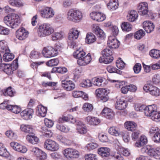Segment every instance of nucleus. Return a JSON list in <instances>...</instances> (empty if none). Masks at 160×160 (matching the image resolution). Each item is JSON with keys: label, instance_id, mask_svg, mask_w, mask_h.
Instances as JSON below:
<instances>
[{"label": "nucleus", "instance_id": "1", "mask_svg": "<svg viewBox=\"0 0 160 160\" xmlns=\"http://www.w3.org/2000/svg\"><path fill=\"white\" fill-rule=\"evenodd\" d=\"M135 109L137 111H144L145 115L152 120L156 122H160V112L157 111L156 105L153 104L146 106L145 105H141L136 104L135 105Z\"/></svg>", "mask_w": 160, "mask_h": 160}, {"label": "nucleus", "instance_id": "2", "mask_svg": "<svg viewBox=\"0 0 160 160\" xmlns=\"http://www.w3.org/2000/svg\"><path fill=\"white\" fill-rule=\"evenodd\" d=\"M86 53L82 50H77L73 53L74 57L78 59L77 62L81 66H85L88 64L92 60L91 54L88 53L86 56Z\"/></svg>", "mask_w": 160, "mask_h": 160}, {"label": "nucleus", "instance_id": "3", "mask_svg": "<svg viewBox=\"0 0 160 160\" xmlns=\"http://www.w3.org/2000/svg\"><path fill=\"white\" fill-rule=\"evenodd\" d=\"M4 22L6 25L12 28H17L20 23L18 15L15 13H12L4 17Z\"/></svg>", "mask_w": 160, "mask_h": 160}, {"label": "nucleus", "instance_id": "4", "mask_svg": "<svg viewBox=\"0 0 160 160\" xmlns=\"http://www.w3.org/2000/svg\"><path fill=\"white\" fill-rule=\"evenodd\" d=\"M53 32L54 29L49 24L43 23L39 26L38 33L39 37H43L50 35Z\"/></svg>", "mask_w": 160, "mask_h": 160}, {"label": "nucleus", "instance_id": "5", "mask_svg": "<svg viewBox=\"0 0 160 160\" xmlns=\"http://www.w3.org/2000/svg\"><path fill=\"white\" fill-rule=\"evenodd\" d=\"M102 56L99 59L100 62L107 64L111 62L113 60L112 56L113 53L112 49L109 47L102 50Z\"/></svg>", "mask_w": 160, "mask_h": 160}, {"label": "nucleus", "instance_id": "6", "mask_svg": "<svg viewBox=\"0 0 160 160\" xmlns=\"http://www.w3.org/2000/svg\"><path fill=\"white\" fill-rule=\"evenodd\" d=\"M18 58L14 60L11 65L2 63L0 66V71H4L8 74H12L18 67Z\"/></svg>", "mask_w": 160, "mask_h": 160}, {"label": "nucleus", "instance_id": "7", "mask_svg": "<svg viewBox=\"0 0 160 160\" xmlns=\"http://www.w3.org/2000/svg\"><path fill=\"white\" fill-rule=\"evenodd\" d=\"M143 89L146 92H148L153 96L156 97L160 95V89L153 86L151 82H148L144 85Z\"/></svg>", "mask_w": 160, "mask_h": 160}, {"label": "nucleus", "instance_id": "8", "mask_svg": "<svg viewBox=\"0 0 160 160\" xmlns=\"http://www.w3.org/2000/svg\"><path fill=\"white\" fill-rule=\"evenodd\" d=\"M82 18L81 12L76 10L70 9L67 13L68 19L74 22H78Z\"/></svg>", "mask_w": 160, "mask_h": 160}, {"label": "nucleus", "instance_id": "9", "mask_svg": "<svg viewBox=\"0 0 160 160\" xmlns=\"http://www.w3.org/2000/svg\"><path fill=\"white\" fill-rule=\"evenodd\" d=\"M97 97L99 101L104 102L108 101L109 97L105 89L99 88L97 89L95 92Z\"/></svg>", "mask_w": 160, "mask_h": 160}, {"label": "nucleus", "instance_id": "10", "mask_svg": "<svg viewBox=\"0 0 160 160\" xmlns=\"http://www.w3.org/2000/svg\"><path fill=\"white\" fill-rule=\"evenodd\" d=\"M64 155L67 158H78L80 153L77 150L71 148H67L63 152Z\"/></svg>", "mask_w": 160, "mask_h": 160}, {"label": "nucleus", "instance_id": "11", "mask_svg": "<svg viewBox=\"0 0 160 160\" xmlns=\"http://www.w3.org/2000/svg\"><path fill=\"white\" fill-rule=\"evenodd\" d=\"M44 147L47 149L51 151H56L59 149L58 145L55 141L50 139L45 141Z\"/></svg>", "mask_w": 160, "mask_h": 160}, {"label": "nucleus", "instance_id": "12", "mask_svg": "<svg viewBox=\"0 0 160 160\" xmlns=\"http://www.w3.org/2000/svg\"><path fill=\"white\" fill-rule=\"evenodd\" d=\"M32 148V150H31V152L38 159L42 160L46 158V154L42 150L36 147Z\"/></svg>", "mask_w": 160, "mask_h": 160}, {"label": "nucleus", "instance_id": "13", "mask_svg": "<svg viewBox=\"0 0 160 160\" xmlns=\"http://www.w3.org/2000/svg\"><path fill=\"white\" fill-rule=\"evenodd\" d=\"M29 32L24 28H22L18 29L16 32V38L20 40H23L28 36Z\"/></svg>", "mask_w": 160, "mask_h": 160}, {"label": "nucleus", "instance_id": "14", "mask_svg": "<svg viewBox=\"0 0 160 160\" xmlns=\"http://www.w3.org/2000/svg\"><path fill=\"white\" fill-rule=\"evenodd\" d=\"M10 146L14 150L22 153H25L27 151L26 147L16 142H12Z\"/></svg>", "mask_w": 160, "mask_h": 160}, {"label": "nucleus", "instance_id": "15", "mask_svg": "<svg viewBox=\"0 0 160 160\" xmlns=\"http://www.w3.org/2000/svg\"><path fill=\"white\" fill-rule=\"evenodd\" d=\"M42 17L43 18H48L52 17L54 15V12L51 7H46L40 11Z\"/></svg>", "mask_w": 160, "mask_h": 160}, {"label": "nucleus", "instance_id": "16", "mask_svg": "<svg viewBox=\"0 0 160 160\" xmlns=\"http://www.w3.org/2000/svg\"><path fill=\"white\" fill-rule=\"evenodd\" d=\"M139 14L141 15H146L148 12V3L145 2H141L137 7Z\"/></svg>", "mask_w": 160, "mask_h": 160}, {"label": "nucleus", "instance_id": "17", "mask_svg": "<svg viewBox=\"0 0 160 160\" xmlns=\"http://www.w3.org/2000/svg\"><path fill=\"white\" fill-rule=\"evenodd\" d=\"M62 85L67 91H71L75 87V84L72 81L67 79L62 81Z\"/></svg>", "mask_w": 160, "mask_h": 160}, {"label": "nucleus", "instance_id": "18", "mask_svg": "<svg viewBox=\"0 0 160 160\" xmlns=\"http://www.w3.org/2000/svg\"><path fill=\"white\" fill-rule=\"evenodd\" d=\"M90 16L92 19L98 22L102 21L106 18L105 15L99 12H92L90 14Z\"/></svg>", "mask_w": 160, "mask_h": 160}, {"label": "nucleus", "instance_id": "19", "mask_svg": "<svg viewBox=\"0 0 160 160\" xmlns=\"http://www.w3.org/2000/svg\"><path fill=\"white\" fill-rule=\"evenodd\" d=\"M107 44L108 47L112 49L118 48L120 45V42L115 38L109 37Z\"/></svg>", "mask_w": 160, "mask_h": 160}, {"label": "nucleus", "instance_id": "20", "mask_svg": "<svg viewBox=\"0 0 160 160\" xmlns=\"http://www.w3.org/2000/svg\"><path fill=\"white\" fill-rule=\"evenodd\" d=\"M80 32L76 28L70 29L68 34V38L70 41H74L77 39L79 36Z\"/></svg>", "mask_w": 160, "mask_h": 160}, {"label": "nucleus", "instance_id": "21", "mask_svg": "<svg viewBox=\"0 0 160 160\" xmlns=\"http://www.w3.org/2000/svg\"><path fill=\"white\" fill-rule=\"evenodd\" d=\"M128 105L127 102L124 100H118L115 104V108L118 110H122L126 108Z\"/></svg>", "mask_w": 160, "mask_h": 160}, {"label": "nucleus", "instance_id": "22", "mask_svg": "<svg viewBox=\"0 0 160 160\" xmlns=\"http://www.w3.org/2000/svg\"><path fill=\"white\" fill-rule=\"evenodd\" d=\"M143 27L147 33H149L153 30L155 26L151 22L146 21L143 23Z\"/></svg>", "mask_w": 160, "mask_h": 160}, {"label": "nucleus", "instance_id": "23", "mask_svg": "<svg viewBox=\"0 0 160 160\" xmlns=\"http://www.w3.org/2000/svg\"><path fill=\"white\" fill-rule=\"evenodd\" d=\"M36 113L38 116L44 117L47 114V108L42 105H39L37 107Z\"/></svg>", "mask_w": 160, "mask_h": 160}, {"label": "nucleus", "instance_id": "24", "mask_svg": "<svg viewBox=\"0 0 160 160\" xmlns=\"http://www.w3.org/2000/svg\"><path fill=\"white\" fill-rule=\"evenodd\" d=\"M101 113L107 118L109 119H112L114 116V113L112 111L107 108H104L103 109Z\"/></svg>", "mask_w": 160, "mask_h": 160}, {"label": "nucleus", "instance_id": "25", "mask_svg": "<svg viewBox=\"0 0 160 160\" xmlns=\"http://www.w3.org/2000/svg\"><path fill=\"white\" fill-rule=\"evenodd\" d=\"M1 92L4 96H9L10 97L14 96L16 93L15 92L11 87L2 89Z\"/></svg>", "mask_w": 160, "mask_h": 160}, {"label": "nucleus", "instance_id": "26", "mask_svg": "<svg viewBox=\"0 0 160 160\" xmlns=\"http://www.w3.org/2000/svg\"><path fill=\"white\" fill-rule=\"evenodd\" d=\"M4 107L8 110L15 113H18L21 111V108L16 105H6Z\"/></svg>", "mask_w": 160, "mask_h": 160}, {"label": "nucleus", "instance_id": "27", "mask_svg": "<svg viewBox=\"0 0 160 160\" xmlns=\"http://www.w3.org/2000/svg\"><path fill=\"white\" fill-rule=\"evenodd\" d=\"M98 153L102 157H107L110 154V149L107 148L102 147L98 149Z\"/></svg>", "mask_w": 160, "mask_h": 160}, {"label": "nucleus", "instance_id": "28", "mask_svg": "<svg viewBox=\"0 0 160 160\" xmlns=\"http://www.w3.org/2000/svg\"><path fill=\"white\" fill-rule=\"evenodd\" d=\"M6 51H5V53L3 55V60L5 62L10 61L13 59L14 56L13 54L9 53L10 50L8 47Z\"/></svg>", "mask_w": 160, "mask_h": 160}, {"label": "nucleus", "instance_id": "29", "mask_svg": "<svg viewBox=\"0 0 160 160\" xmlns=\"http://www.w3.org/2000/svg\"><path fill=\"white\" fill-rule=\"evenodd\" d=\"M124 125L126 129L131 131L135 130L137 127L136 124L132 121H127L125 123Z\"/></svg>", "mask_w": 160, "mask_h": 160}, {"label": "nucleus", "instance_id": "30", "mask_svg": "<svg viewBox=\"0 0 160 160\" xmlns=\"http://www.w3.org/2000/svg\"><path fill=\"white\" fill-rule=\"evenodd\" d=\"M30 103V101L28 102V108L23 110L21 113V117L24 120H28L29 119L30 117V113L29 112V104Z\"/></svg>", "mask_w": 160, "mask_h": 160}, {"label": "nucleus", "instance_id": "31", "mask_svg": "<svg viewBox=\"0 0 160 160\" xmlns=\"http://www.w3.org/2000/svg\"><path fill=\"white\" fill-rule=\"evenodd\" d=\"M93 30L98 37L103 38H104L105 33L99 26L97 25L95 26L93 28Z\"/></svg>", "mask_w": 160, "mask_h": 160}, {"label": "nucleus", "instance_id": "32", "mask_svg": "<svg viewBox=\"0 0 160 160\" xmlns=\"http://www.w3.org/2000/svg\"><path fill=\"white\" fill-rule=\"evenodd\" d=\"M118 0H110L107 4V7L110 10H114L118 7Z\"/></svg>", "mask_w": 160, "mask_h": 160}, {"label": "nucleus", "instance_id": "33", "mask_svg": "<svg viewBox=\"0 0 160 160\" xmlns=\"http://www.w3.org/2000/svg\"><path fill=\"white\" fill-rule=\"evenodd\" d=\"M148 142L147 139L145 136H141L139 140L135 143V146L138 147H140L146 144Z\"/></svg>", "mask_w": 160, "mask_h": 160}, {"label": "nucleus", "instance_id": "34", "mask_svg": "<svg viewBox=\"0 0 160 160\" xmlns=\"http://www.w3.org/2000/svg\"><path fill=\"white\" fill-rule=\"evenodd\" d=\"M138 16L137 12L134 10H132L129 15L127 16V19L130 22H133L136 20Z\"/></svg>", "mask_w": 160, "mask_h": 160}, {"label": "nucleus", "instance_id": "35", "mask_svg": "<svg viewBox=\"0 0 160 160\" xmlns=\"http://www.w3.org/2000/svg\"><path fill=\"white\" fill-rule=\"evenodd\" d=\"M96 38L95 36L92 33L87 34L86 38V42L88 44L92 43L96 41Z\"/></svg>", "mask_w": 160, "mask_h": 160}, {"label": "nucleus", "instance_id": "36", "mask_svg": "<svg viewBox=\"0 0 160 160\" xmlns=\"http://www.w3.org/2000/svg\"><path fill=\"white\" fill-rule=\"evenodd\" d=\"M9 153L8 152L3 144L0 143V156L7 158L9 157Z\"/></svg>", "mask_w": 160, "mask_h": 160}, {"label": "nucleus", "instance_id": "37", "mask_svg": "<svg viewBox=\"0 0 160 160\" xmlns=\"http://www.w3.org/2000/svg\"><path fill=\"white\" fill-rule=\"evenodd\" d=\"M121 27L123 31L128 32L131 30L132 26L129 22H124L121 25Z\"/></svg>", "mask_w": 160, "mask_h": 160}, {"label": "nucleus", "instance_id": "38", "mask_svg": "<svg viewBox=\"0 0 160 160\" xmlns=\"http://www.w3.org/2000/svg\"><path fill=\"white\" fill-rule=\"evenodd\" d=\"M50 47H44L42 51V53L43 56L46 58L52 57Z\"/></svg>", "mask_w": 160, "mask_h": 160}, {"label": "nucleus", "instance_id": "39", "mask_svg": "<svg viewBox=\"0 0 160 160\" xmlns=\"http://www.w3.org/2000/svg\"><path fill=\"white\" fill-rule=\"evenodd\" d=\"M74 119L72 116L68 115L67 116H62V117L58 119V122L59 123H63L65 122L69 121L71 122Z\"/></svg>", "mask_w": 160, "mask_h": 160}, {"label": "nucleus", "instance_id": "40", "mask_svg": "<svg viewBox=\"0 0 160 160\" xmlns=\"http://www.w3.org/2000/svg\"><path fill=\"white\" fill-rule=\"evenodd\" d=\"M35 130H31V143L35 144L39 141V139L35 135Z\"/></svg>", "mask_w": 160, "mask_h": 160}, {"label": "nucleus", "instance_id": "41", "mask_svg": "<svg viewBox=\"0 0 160 160\" xmlns=\"http://www.w3.org/2000/svg\"><path fill=\"white\" fill-rule=\"evenodd\" d=\"M108 132L111 134L116 136H118L120 135L118 128L116 127L110 128L108 130Z\"/></svg>", "mask_w": 160, "mask_h": 160}, {"label": "nucleus", "instance_id": "42", "mask_svg": "<svg viewBox=\"0 0 160 160\" xmlns=\"http://www.w3.org/2000/svg\"><path fill=\"white\" fill-rule=\"evenodd\" d=\"M103 79L101 78L95 77L92 79V82L94 85L98 87L101 86Z\"/></svg>", "mask_w": 160, "mask_h": 160}, {"label": "nucleus", "instance_id": "43", "mask_svg": "<svg viewBox=\"0 0 160 160\" xmlns=\"http://www.w3.org/2000/svg\"><path fill=\"white\" fill-rule=\"evenodd\" d=\"M57 139L62 142H64L66 145H70L72 144V141L69 140H65V138L61 135H58L57 137Z\"/></svg>", "mask_w": 160, "mask_h": 160}, {"label": "nucleus", "instance_id": "44", "mask_svg": "<svg viewBox=\"0 0 160 160\" xmlns=\"http://www.w3.org/2000/svg\"><path fill=\"white\" fill-rule=\"evenodd\" d=\"M145 34V32L142 29H140L137 31L135 33L134 35V38L138 40H139Z\"/></svg>", "mask_w": 160, "mask_h": 160}, {"label": "nucleus", "instance_id": "45", "mask_svg": "<svg viewBox=\"0 0 160 160\" xmlns=\"http://www.w3.org/2000/svg\"><path fill=\"white\" fill-rule=\"evenodd\" d=\"M9 3L11 5L18 7L23 6L22 2L20 0H9Z\"/></svg>", "mask_w": 160, "mask_h": 160}, {"label": "nucleus", "instance_id": "46", "mask_svg": "<svg viewBox=\"0 0 160 160\" xmlns=\"http://www.w3.org/2000/svg\"><path fill=\"white\" fill-rule=\"evenodd\" d=\"M71 122L72 123L76 122V125L77 126L76 130H78V131L80 132V128L82 127H84L85 126V124L82 121L79 120H77L75 118H74L72 121H71Z\"/></svg>", "mask_w": 160, "mask_h": 160}, {"label": "nucleus", "instance_id": "47", "mask_svg": "<svg viewBox=\"0 0 160 160\" xmlns=\"http://www.w3.org/2000/svg\"><path fill=\"white\" fill-rule=\"evenodd\" d=\"M159 50L153 49L149 52V55L152 57L155 58L160 57Z\"/></svg>", "mask_w": 160, "mask_h": 160}, {"label": "nucleus", "instance_id": "48", "mask_svg": "<svg viewBox=\"0 0 160 160\" xmlns=\"http://www.w3.org/2000/svg\"><path fill=\"white\" fill-rule=\"evenodd\" d=\"M82 108L85 111L89 112L93 110V107L92 104L88 103H86L83 105Z\"/></svg>", "mask_w": 160, "mask_h": 160}, {"label": "nucleus", "instance_id": "49", "mask_svg": "<svg viewBox=\"0 0 160 160\" xmlns=\"http://www.w3.org/2000/svg\"><path fill=\"white\" fill-rule=\"evenodd\" d=\"M63 36V32H54L52 35V40L55 41L61 39Z\"/></svg>", "mask_w": 160, "mask_h": 160}, {"label": "nucleus", "instance_id": "50", "mask_svg": "<svg viewBox=\"0 0 160 160\" xmlns=\"http://www.w3.org/2000/svg\"><path fill=\"white\" fill-rule=\"evenodd\" d=\"M59 63L58 59L55 58L52 59L47 62V65L49 66L52 67L57 65Z\"/></svg>", "mask_w": 160, "mask_h": 160}, {"label": "nucleus", "instance_id": "51", "mask_svg": "<svg viewBox=\"0 0 160 160\" xmlns=\"http://www.w3.org/2000/svg\"><path fill=\"white\" fill-rule=\"evenodd\" d=\"M92 83L90 80L87 79L83 80L81 83L80 86L82 87H90L92 86Z\"/></svg>", "mask_w": 160, "mask_h": 160}, {"label": "nucleus", "instance_id": "52", "mask_svg": "<svg viewBox=\"0 0 160 160\" xmlns=\"http://www.w3.org/2000/svg\"><path fill=\"white\" fill-rule=\"evenodd\" d=\"M8 48L6 42L4 43V42L0 41V52L3 53L5 51H6L7 48Z\"/></svg>", "mask_w": 160, "mask_h": 160}, {"label": "nucleus", "instance_id": "53", "mask_svg": "<svg viewBox=\"0 0 160 160\" xmlns=\"http://www.w3.org/2000/svg\"><path fill=\"white\" fill-rule=\"evenodd\" d=\"M84 92L80 91H75L72 92V96L75 98H78L83 97Z\"/></svg>", "mask_w": 160, "mask_h": 160}, {"label": "nucleus", "instance_id": "54", "mask_svg": "<svg viewBox=\"0 0 160 160\" xmlns=\"http://www.w3.org/2000/svg\"><path fill=\"white\" fill-rule=\"evenodd\" d=\"M21 131L26 133H29L30 131V125H22L20 126Z\"/></svg>", "mask_w": 160, "mask_h": 160}, {"label": "nucleus", "instance_id": "55", "mask_svg": "<svg viewBox=\"0 0 160 160\" xmlns=\"http://www.w3.org/2000/svg\"><path fill=\"white\" fill-rule=\"evenodd\" d=\"M112 158L115 160H124L123 157L118 152H116L111 155Z\"/></svg>", "mask_w": 160, "mask_h": 160}, {"label": "nucleus", "instance_id": "56", "mask_svg": "<svg viewBox=\"0 0 160 160\" xmlns=\"http://www.w3.org/2000/svg\"><path fill=\"white\" fill-rule=\"evenodd\" d=\"M57 128L58 129L62 132L67 133L69 131V129L66 128L64 126L61 124H59L57 125Z\"/></svg>", "mask_w": 160, "mask_h": 160}, {"label": "nucleus", "instance_id": "57", "mask_svg": "<svg viewBox=\"0 0 160 160\" xmlns=\"http://www.w3.org/2000/svg\"><path fill=\"white\" fill-rule=\"evenodd\" d=\"M85 160H97L96 156L94 154H87L85 156Z\"/></svg>", "mask_w": 160, "mask_h": 160}, {"label": "nucleus", "instance_id": "58", "mask_svg": "<svg viewBox=\"0 0 160 160\" xmlns=\"http://www.w3.org/2000/svg\"><path fill=\"white\" fill-rule=\"evenodd\" d=\"M116 65L117 67L119 69H123L125 67V64L123 61L120 60V61L119 60L117 61Z\"/></svg>", "mask_w": 160, "mask_h": 160}, {"label": "nucleus", "instance_id": "59", "mask_svg": "<svg viewBox=\"0 0 160 160\" xmlns=\"http://www.w3.org/2000/svg\"><path fill=\"white\" fill-rule=\"evenodd\" d=\"M122 136L123 140L125 142H128L129 138V134L127 131H124L122 132Z\"/></svg>", "mask_w": 160, "mask_h": 160}, {"label": "nucleus", "instance_id": "60", "mask_svg": "<svg viewBox=\"0 0 160 160\" xmlns=\"http://www.w3.org/2000/svg\"><path fill=\"white\" fill-rule=\"evenodd\" d=\"M9 29L0 25V34L6 35L8 34Z\"/></svg>", "mask_w": 160, "mask_h": 160}, {"label": "nucleus", "instance_id": "61", "mask_svg": "<svg viewBox=\"0 0 160 160\" xmlns=\"http://www.w3.org/2000/svg\"><path fill=\"white\" fill-rule=\"evenodd\" d=\"M6 135L11 139H13L15 138V134L12 131H7L5 132Z\"/></svg>", "mask_w": 160, "mask_h": 160}, {"label": "nucleus", "instance_id": "62", "mask_svg": "<svg viewBox=\"0 0 160 160\" xmlns=\"http://www.w3.org/2000/svg\"><path fill=\"white\" fill-rule=\"evenodd\" d=\"M152 81L155 84L159 83L160 82V77L159 74H156L154 75L152 78Z\"/></svg>", "mask_w": 160, "mask_h": 160}, {"label": "nucleus", "instance_id": "63", "mask_svg": "<svg viewBox=\"0 0 160 160\" xmlns=\"http://www.w3.org/2000/svg\"><path fill=\"white\" fill-rule=\"evenodd\" d=\"M42 130L41 131L44 133V135L46 137H50L52 135V133L49 130H48L47 128H43Z\"/></svg>", "mask_w": 160, "mask_h": 160}, {"label": "nucleus", "instance_id": "64", "mask_svg": "<svg viewBox=\"0 0 160 160\" xmlns=\"http://www.w3.org/2000/svg\"><path fill=\"white\" fill-rule=\"evenodd\" d=\"M152 139L154 142H160V133L158 132L155 134Z\"/></svg>", "mask_w": 160, "mask_h": 160}]
</instances>
